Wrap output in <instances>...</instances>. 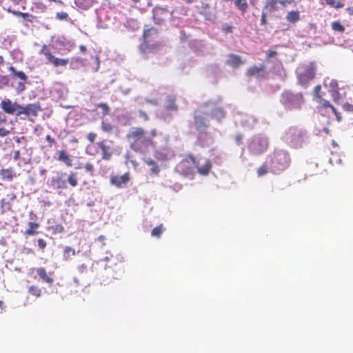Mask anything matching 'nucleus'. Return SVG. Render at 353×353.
<instances>
[{
	"instance_id": "obj_1",
	"label": "nucleus",
	"mask_w": 353,
	"mask_h": 353,
	"mask_svg": "<svg viewBox=\"0 0 353 353\" xmlns=\"http://www.w3.org/2000/svg\"><path fill=\"white\" fill-rule=\"evenodd\" d=\"M130 148L143 154L149 152V148L156 149L157 144L152 137L146 136L145 130L141 127L132 128L126 134Z\"/></svg>"
},
{
	"instance_id": "obj_2",
	"label": "nucleus",
	"mask_w": 353,
	"mask_h": 353,
	"mask_svg": "<svg viewBox=\"0 0 353 353\" xmlns=\"http://www.w3.org/2000/svg\"><path fill=\"white\" fill-rule=\"evenodd\" d=\"M201 159L197 160L195 157L189 155L185 159L181 161L179 164V168L185 174L192 173V170L188 168V165H193L196 169L199 174L206 176L209 174L212 168V163L210 159H205L203 165L200 164Z\"/></svg>"
},
{
	"instance_id": "obj_3",
	"label": "nucleus",
	"mask_w": 353,
	"mask_h": 353,
	"mask_svg": "<svg viewBox=\"0 0 353 353\" xmlns=\"http://www.w3.org/2000/svg\"><path fill=\"white\" fill-rule=\"evenodd\" d=\"M1 108L4 112L12 115L20 116L23 114L29 117L31 114H35L33 105L28 104L26 106H22L17 102H12L9 99H5L1 101Z\"/></svg>"
},
{
	"instance_id": "obj_4",
	"label": "nucleus",
	"mask_w": 353,
	"mask_h": 353,
	"mask_svg": "<svg viewBox=\"0 0 353 353\" xmlns=\"http://www.w3.org/2000/svg\"><path fill=\"white\" fill-rule=\"evenodd\" d=\"M316 66L314 62L300 64L296 69V75L299 83L304 87L315 78Z\"/></svg>"
},
{
	"instance_id": "obj_5",
	"label": "nucleus",
	"mask_w": 353,
	"mask_h": 353,
	"mask_svg": "<svg viewBox=\"0 0 353 353\" xmlns=\"http://www.w3.org/2000/svg\"><path fill=\"white\" fill-rule=\"evenodd\" d=\"M304 101L303 96L301 92L293 93L285 91L281 97V102L288 110L300 109Z\"/></svg>"
},
{
	"instance_id": "obj_6",
	"label": "nucleus",
	"mask_w": 353,
	"mask_h": 353,
	"mask_svg": "<svg viewBox=\"0 0 353 353\" xmlns=\"http://www.w3.org/2000/svg\"><path fill=\"white\" fill-rule=\"evenodd\" d=\"M283 139L291 147L297 148L303 143L304 133L301 129L292 126L285 131Z\"/></svg>"
},
{
	"instance_id": "obj_7",
	"label": "nucleus",
	"mask_w": 353,
	"mask_h": 353,
	"mask_svg": "<svg viewBox=\"0 0 353 353\" xmlns=\"http://www.w3.org/2000/svg\"><path fill=\"white\" fill-rule=\"evenodd\" d=\"M290 163L288 154L283 150L274 152L271 160V168L273 173L276 174L287 168Z\"/></svg>"
},
{
	"instance_id": "obj_8",
	"label": "nucleus",
	"mask_w": 353,
	"mask_h": 353,
	"mask_svg": "<svg viewBox=\"0 0 353 353\" xmlns=\"http://www.w3.org/2000/svg\"><path fill=\"white\" fill-rule=\"evenodd\" d=\"M268 148V140L261 135L254 136L250 141L248 149L254 154H260Z\"/></svg>"
},
{
	"instance_id": "obj_9",
	"label": "nucleus",
	"mask_w": 353,
	"mask_h": 353,
	"mask_svg": "<svg viewBox=\"0 0 353 353\" xmlns=\"http://www.w3.org/2000/svg\"><path fill=\"white\" fill-rule=\"evenodd\" d=\"M130 181V172H125L121 176L112 175L110 179V183L112 185H114L118 188H122L125 187L128 182Z\"/></svg>"
},
{
	"instance_id": "obj_10",
	"label": "nucleus",
	"mask_w": 353,
	"mask_h": 353,
	"mask_svg": "<svg viewBox=\"0 0 353 353\" xmlns=\"http://www.w3.org/2000/svg\"><path fill=\"white\" fill-rule=\"evenodd\" d=\"M97 147L101 151V157L103 160L109 161L112 156V149L108 145L105 141H101L97 143Z\"/></svg>"
},
{
	"instance_id": "obj_11",
	"label": "nucleus",
	"mask_w": 353,
	"mask_h": 353,
	"mask_svg": "<svg viewBox=\"0 0 353 353\" xmlns=\"http://www.w3.org/2000/svg\"><path fill=\"white\" fill-rule=\"evenodd\" d=\"M292 2V0H267L265 8L268 9L270 12H273L278 10L277 5L279 3L282 6L285 7Z\"/></svg>"
},
{
	"instance_id": "obj_12",
	"label": "nucleus",
	"mask_w": 353,
	"mask_h": 353,
	"mask_svg": "<svg viewBox=\"0 0 353 353\" xmlns=\"http://www.w3.org/2000/svg\"><path fill=\"white\" fill-rule=\"evenodd\" d=\"M8 123L7 117L5 114L0 111V137H4L10 134L13 130V128L10 126L6 128Z\"/></svg>"
},
{
	"instance_id": "obj_13",
	"label": "nucleus",
	"mask_w": 353,
	"mask_h": 353,
	"mask_svg": "<svg viewBox=\"0 0 353 353\" xmlns=\"http://www.w3.org/2000/svg\"><path fill=\"white\" fill-rule=\"evenodd\" d=\"M265 66L263 64L259 65H252L247 68L245 74L248 77H259L265 71Z\"/></svg>"
},
{
	"instance_id": "obj_14",
	"label": "nucleus",
	"mask_w": 353,
	"mask_h": 353,
	"mask_svg": "<svg viewBox=\"0 0 353 353\" xmlns=\"http://www.w3.org/2000/svg\"><path fill=\"white\" fill-rule=\"evenodd\" d=\"M228 59L226 61V64L234 68H237L245 63L239 55L235 54H230L228 56Z\"/></svg>"
},
{
	"instance_id": "obj_15",
	"label": "nucleus",
	"mask_w": 353,
	"mask_h": 353,
	"mask_svg": "<svg viewBox=\"0 0 353 353\" xmlns=\"http://www.w3.org/2000/svg\"><path fill=\"white\" fill-rule=\"evenodd\" d=\"M16 176V172L12 168L0 170V179L5 181H12Z\"/></svg>"
},
{
	"instance_id": "obj_16",
	"label": "nucleus",
	"mask_w": 353,
	"mask_h": 353,
	"mask_svg": "<svg viewBox=\"0 0 353 353\" xmlns=\"http://www.w3.org/2000/svg\"><path fill=\"white\" fill-rule=\"evenodd\" d=\"M319 103L318 108L319 109H323V108H330L332 110V111L335 114L337 120L340 121L341 117L339 116V113L336 112V110L334 108V107L330 103L329 101H327L323 98V97L318 100L316 101Z\"/></svg>"
},
{
	"instance_id": "obj_17",
	"label": "nucleus",
	"mask_w": 353,
	"mask_h": 353,
	"mask_svg": "<svg viewBox=\"0 0 353 353\" xmlns=\"http://www.w3.org/2000/svg\"><path fill=\"white\" fill-rule=\"evenodd\" d=\"M50 63H51L54 67L65 66L68 62V59L57 58L51 54H46Z\"/></svg>"
},
{
	"instance_id": "obj_18",
	"label": "nucleus",
	"mask_w": 353,
	"mask_h": 353,
	"mask_svg": "<svg viewBox=\"0 0 353 353\" xmlns=\"http://www.w3.org/2000/svg\"><path fill=\"white\" fill-rule=\"evenodd\" d=\"M176 97L169 95L165 99V109L168 111H176L178 106L176 104Z\"/></svg>"
},
{
	"instance_id": "obj_19",
	"label": "nucleus",
	"mask_w": 353,
	"mask_h": 353,
	"mask_svg": "<svg viewBox=\"0 0 353 353\" xmlns=\"http://www.w3.org/2000/svg\"><path fill=\"white\" fill-rule=\"evenodd\" d=\"M143 160L147 165L151 167L150 171L152 174L158 175L159 174V166L154 160L151 158H143Z\"/></svg>"
},
{
	"instance_id": "obj_20",
	"label": "nucleus",
	"mask_w": 353,
	"mask_h": 353,
	"mask_svg": "<svg viewBox=\"0 0 353 353\" xmlns=\"http://www.w3.org/2000/svg\"><path fill=\"white\" fill-rule=\"evenodd\" d=\"M57 153L59 154L57 158L59 161L63 162L67 166L70 167L72 165V159L66 151L60 150Z\"/></svg>"
},
{
	"instance_id": "obj_21",
	"label": "nucleus",
	"mask_w": 353,
	"mask_h": 353,
	"mask_svg": "<svg viewBox=\"0 0 353 353\" xmlns=\"http://www.w3.org/2000/svg\"><path fill=\"white\" fill-rule=\"evenodd\" d=\"M330 92L334 101H336L339 98V85L336 80H332L329 84Z\"/></svg>"
},
{
	"instance_id": "obj_22",
	"label": "nucleus",
	"mask_w": 353,
	"mask_h": 353,
	"mask_svg": "<svg viewBox=\"0 0 353 353\" xmlns=\"http://www.w3.org/2000/svg\"><path fill=\"white\" fill-rule=\"evenodd\" d=\"M285 19L291 23H296L301 19L300 12L298 10H291L287 13Z\"/></svg>"
},
{
	"instance_id": "obj_23",
	"label": "nucleus",
	"mask_w": 353,
	"mask_h": 353,
	"mask_svg": "<svg viewBox=\"0 0 353 353\" xmlns=\"http://www.w3.org/2000/svg\"><path fill=\"white\" fill-rule=\"evenodd\" d=\"M66 175L65 173L61 174L60 176H57L53 179L54 185L59 189L66 188V181L64 179V176Z\"/></svg>"
},
{
	"instance_id": "obj_24",
	"label": "nucleus",
	"mask_w": 353,
	"mask_h": 353,
	"mask_svg": "<svg viewBox=\"0 0 353 353\" xmlns=\"http://www.w3.org/2000/svg\"><path fill=\"white\" fill-rule=\"evenodd\" d=\"M195 125L197 130H201L208 127V122L205 118L197 115L194 117Z\"/></svg>"
},
{
	"instance_id": "obj_25",
	"label": "nucleus",
	"mask_w": 353,
	"mask_h": 353,
	"mask_svg": "<svg viewBox=\"0 0 353 353\" xmlns=\"http://www.w3.org/2000/svg\"><path fill=\"white\" fill-rule=\"evenodd\" d=\"M234 6L242 13H244L248 9V3L247 0H234Z\"/></svg>"
},
{
	"instance_id": "obj_26",
	"label": "nucleus",
	"mask_w": 353,
	"mask_h": 353,
	"mask_svg": "<svg viewBox=\"0 0 353 353\" xmlns=\"http://www.w3.org/2000/svg\"><path fill=\"white\" fill-rule=\"evenodd\" d=\"M39 228V224L33 222L28 223V228L23 232L26 236L34 235L37 233V230Z\"/></svg>"
},
{
	"instance_id": "obj_27",
	"label": "nucleus",
	"mask_w": 353,
	"mask_h": 353,
	"mask_svg": "<svg viewBox=\"0 0 353 353\" xmlns=\"http://www.w3.org/2000/svg\"><path fill=\"white\" fill-rule=\"evenodd\" d=\"M77 6L79 8L87 10L92 6V0H75Z\"/></svg>"
},
{
	"instance_id": "obj_28",
	"label": "nucleus",
	"mask_w": 353,
	"mask_h": 353,
	"mask_svg": "<svg viewBox=\"0 0 353 353\" xmlns=\"http://www.w3.org/2000/svg\"><path fill=\"white\" fill-rule=\"evenodd\" d=\"M9 70L14 74V77L20 79L23 81H26L28 77L26 74L22 71H17L12 66L9 68Z\"/></svg>"
},
{
	"instance_id": "obj_29",
	"label": "nucleus",
	"mask_w": 353,
	"mask_h": 353,
	"mask_svg": "<svg viewBox=\"0 0 353 353\" xmlns=\"http://www.w3.org/2000/svg\"><path fill=\"white\" fill-rule=\"evenodd\" d=\"M332 29L337 32L343 33L345 32V27L339 21H333L331 23Z\"/></svg>"
},
{
	"instance_id": "obj_30",
	"label": "nucleus",
	"mask_w": 353,
	"mask_h": 353,
	"mask_svg": "<svg viewBox=\"0 0 353 353\" xmlns=\"http://www.w3.org/2000/svg\"><path fill=\"white\" fill-rule=\"evenodd\" d=\"M68 182L72 187H76L78 185L77 174L76 172H71L68 178Z\"/></svg>"
},
{
	"instance_id": "obj_31",
	"label": "nucleus",
	"mask_w": 353,
	"mask_h": 353,
	"mask_svg": "<svg viewBox=\"0 0 353 353\" xmlns=\"http://www.w3.org/2000/svg\"><path fill=\"white\" fill-rule=\"evenodd\" d=\"M28 293L30 295L37 298L41 295V290L37 286L31 285L28 288Z\"/></svg>"
},
{
	"instance_id": "obj_32",
	"label": "nucleus",
	"mask_w": 353,
	"mask_h": 353,
	"mask_svg": "<svg viewBox=\"0 0 353 353\" xmlns=\"http://www.w3.org/2000/svg\"><path fill=\"white\" fill-rule=\"evenodd\" d=\"M164 230V228L163 224H160L159 226L155 227L151 232V235L152 236L160 238L163 231Z\"/></svg>"
},
{
	"instance_id": "obj_33",
	"label": "nucleus",
	"mask_w": 353,
	"mask_h": 353,
	"mask_svg": "<svg viewBox=\"0 0 353 353\" xmlns=\"http://www.w3.org/2000/svg\"><path fill=\"white\" fill-rule=\"evenodd\" d=\"M212 117L215 119H221L224 117V112L221 108H216L212 110Z\"/></svg>"
},
{
	"instance_id": "obj_34",
	"label": "nucleus",
	"mask_w": 353,
	"mask_h": 353,
	"mask_svg": "<svg viewBox=\"0 0 353 353\" xmlns=\"http://www.w3.org/2000/svg\"><path fill=\"white\" fill-rule=\"evenodd\" d=\"M101 129L105 132H111L113 130L112 125L108 121H103L101 123Z\"/></svg>"
},
{
	"instance_id": "obj_35",
	"label": "nucleus",
	"mask_w": 353,
	"mask_h": 353,
	"mask_svg": "<svg viewBox=\"0 0 353 353\" xmlns=\"http://www.w3.org/2000/svg\"><path fill=\"white\" fill-rule=\"evenodd\" d=\"M98 108H101L103 115H108L110 114V108L105 103H100L97 105Z\"/></svg>"
},
{
	"instance_id": "obj_36",
	"label": "nucleus",
	"mask_w": 353,
	"mask_h": 353,
	"mask_svg": "<svg viewBox=\"0 0 353 353\" xmlns=\"http://www.w3.org/2000/svg\"><path fill=\"white\" fill-rule=\"evenodd\" d=\"M83 168L85 170V171L90 174V176H94V167L92 163L88 162L84 165Z\"/></svg>"
},
{
	"instance_id": "obj_37",
	"label": "nucleus",
	"mask_w": 353,
	"mask_h": 353,
	"mask_svg": "<svg viewBox=\"0 0 353 353\" xmlns=\"http://www.w3.org/2000/svg\"><path fill=\"white\" fill-rule=\"evenodd\" d=\"M75 254V251L74 249L69 246H66L64 248L63 255L65 258H68L70 256H74Z\"/></svg>"
},
{
	"instance_id": "obj_38",
	"label": "nucleus",
	"mask_w": 353,
	"mask_h": 353,
	"mask_svg": "<svg viewBox=\"0 0 353 353\" xmlns=\"http://www.w3.org/2000/svg\"><path fill=\"white\" fill-rule=\"evenodd\" d=\"M321 86L320 85H317L314 88V99L315 101L322 97L321 94Z\"/></svg>"
},
{
	"instance_id": "obj_39",
	"label": "nucleus",
	"mask_w": 353,
	"mask_h": 353,
	"mask_svg": "<svg viewBox=\"0 0 353 353\" xmlns=\"http://www.w3.org/2000/svg\"><path fill=\"white\" fill-rule=\"evenodd\" d=\"M8 12H12L15 16L21 17L25 19H27L30 17V15L28 13H23L20 11L11 10L10 8L8 9Z\"/></svg>"
},
{
	"instance_id": "obj_40",
	"label": "nucleus",
	"mask_w": 353,
	"mask_h": 353,
	"mask_svg": "<svg viewBox=\"0 0 353 353\" xmlns=\"http://www.w3.org/2000/svg\"><path fill=\"white\" fill-rule=\"evenodd\" d=\"M268 172V165L264 163L257 170V174L259 176H262Z\"/></svg>"
},
{
	"instance_id": "obj_41",
	"label": "nucleus",
	"mask_w": 353,
	"mask_h": 353,
	"mask_svg": "<svg viewBox=\"0 0 353 353\" xmlns=\"http://www.w3.org/2000/svg\"><path fill=\"white\" fill-rule=\"evenodd\" d=\"M163 12V10L162 9L156 10L154 13V20L157 23H161L162 21H164V19H160L158 18L159 14Z\"/></svg>"
},
{
	"instance_id": "obj_42",
	"label": "nucleus",
	"mask_w": 353,
	"mask_h": 353,
	"mask_svg": "<svg viewBox=\"0 0 353 353\" xmlns=\"http://www.w3.org/2000/svg\"><path fill=\"white\" fill-rule=\"evenodd\" d=\"M13 140L17 143L18 144H21L23 145H26V139L24 137H14Z\"/></svg>"
},
{
	"instance_id": "obj_43",
	"label": "nucleus",
	"mask_w": 353,
	"mask_h": 353,
	"mask_svg": "<svg viewBox=\"0 0 353 353\" xmlns=\"http://www.w3.org/2000/svg\"><path fill=\"white\" fill-rule=\"evenodd\" d=\"M48 230H52L54 233H61L63 231V227L61 225H57L56 226L49 227Z\"/></svg>"
},
{
	"instance_id": "obj_44",
	"label": "nucleus",
	"mask_w": 353,
	"mask_h": 353,
	"mask_svg": "<svg viewBox=\"0 0 353 353\" xmlns=\"http://www.w3.org/2000/svg\"><path fill=\"white\" fill-rule=\"evenodd\" d=\"M221 29H222L223 32L228 34V33L232 32L233 27L229 24H224V25H223Z\"/></svg>"
},
{
	"instance_id": "obj_45",
	"label": "nucleus",
	"mask_w": 353,
	"mask_h": 353,
	"mask_svg": "<svg viewBox=\"0 0 353 353\" xmlns=\"http://www.w3.org/2000/svg\"><path fill=\"white\" fill-rule=\"evenodd\" d=\"M0 206L2 211H4L6 208L10 209V204L8 203H6L5 201V199H1L0 200Z\"/></svg>"
},
{
	"instance_id": "obj_46",
	"label": "nucleus",
	"mask_w": 353,
	"mask_h": 353,
	"mask_svg": "<svg viewBox=\"0 0 353 353\" xmlns=\"http://www.w3.org/2000/svg\"><path fill=\"white\" fill-rule=\"evenodd\" d=\"M97 138V134L94 132H90L87 135V139L90 143H93Z\"/></svg>"
},
{
	"instance_id": "obj_47",
	"label": "nucleus",
	"mask_w": 353,
	"mask_h": 353,
	"mask_svg": "<svg viewBox=\"0 0 353 353\" xmlns=\"http://www.w3.org/2000/svg\"><path fill=\"white\" fill-rule=\"evenodd\" d=\"M57 17L59 20H67V19L68 17V14L66 12H58V13H57Z\"/></svg>"
},
{
	"instance_id": "obj_48",
	"label": "nucleus",
	"mask_w": 353,
	"mask_h": 353,
	"mask_svg": "<svg viewBox=\"0 0 353 353\" xmlns=\"http://www.w3.org/2000/svg\"><path fill=\"white\" fill-rule=\"evenodd\" d=\"M277 55V52L275 50H268L266 52V59L269 60L272 57H274Z\"/></svg>"
},
{
	"instance_id": "obj_49",
	"label": "nucleus",
	"mask_w": 353,
	"mask_h": 353,
	"mask_svg": "<svg viewBox=\"0 0 353 353\" xmlns=\"http://www.w3.org/2000/svg\"><path fill=\"white\" fill-rule=\"evenodd\" d=\"M13 4L20 6L23 9L25 8L26 0H10Z\"/></svg>"
},
{
	"instance_id": "obj_50",
	"label": "nucleus",
	"mask_w": 353,
	"mask_h": 353,
	"mask_svg": "<svg viewBox=\"0 0 353 353\" xmlns=\"http://www.w3.org/2000/svg\"><path fill=\"white\" fill-rule=\"evenodd\" d=\"M139 114L140 118H141L143 121H146L149 120V117L145 111L140 110L139 111Z\"/></svg>"
},
{
	"instance_id": "obj_51",
	"label": "nucleus",
	"mask_w": 353,
	"mask_h": 353,
	"mask_svg": "<svg viewBox=\"0 0 353 353\" xmlns=\"http://www.w3.org/2000/svg\"><path fill=\"white\" fill-rule=\"evenodd\" d=\"M46 139L48 142L50 147H52L53 145H56V141L50 136H49V135L46 136Z\"/></svg>"
},
{
	"instance_id": "obj_52",
	"label": "nucleus",
	"mask_w": 353,
	"mask_h": 353,
	"mask_svg": "<svg viewBox=\"0 0 353 353\" xmlns=\"http://www.w3.org/2000/svg\"><path fill=\"white\" fill-rule=\"evenodd\" d=\"M343 109L346 111L353 112V104L345 103L343 105Z\"/></svg>"
},
{
	"instance_id": "obj_53",
	"label": "nucleus",
	"mask_w": 353,
	"mask_h": 353,
	"mask_svg": "<svg viewBox=\"0 0 353 353\" xmlns=\"http://www.w3.org/2000/svg\"><path fill=\"white\" fill-rule=\"evenodd\" d=\"M243 135L241 134H238L235 137V141L238 145H241L243 143Z\"/></svg>"
},
{
	"instance_id": "obj_54",
	"label": "nucleus",
	"mask_w": 353,
	"mask_h": 353,
	"mask_svg": "<svg viewBox=\"0 0 353 353\" xmlns=\"http://www.w3.org/2000/svg\"><path fill=\"white\" fill-rule=\"evenodd\" d=\"M266 14L263 12L261 14V25H266L267 24V19H266Z\"/></svg>"
},
{
	"instance_id": "obj_55",
	"label": "nucleus",
	"mask_w": 353,
	"mask_h": 353,
	"mask_svg": "<svg viewBox=\"0 0 353 353\" xmlns=\"http://www.w3.org/2000/svg\"><path fill=\"white\" fill-rule=\"evenodd\" d=\"M157 135V129L153 128L150 131V136L148 137H152V139H153V138L154 137H156Z\"/></svg>"
},
{
	"instance_id": "obj_56",
	"label": "nucleus",
	"mask_w": 353,
	"mask_h": 353,
	"mask_svg": "<svg viewBox=\"0 0 353 353\" xmlns=\"http://www.w3.org/2000/svg\"><path fill=\"white\" fill-rule=\"evenodd\" d=\"M37 274L39 275V276L42 279H44V269L43 268H39L37 270Z\"/></svg>"
},
{
	"instance_id": "obj_57",
	"label": "nucleus",
	"mask_w": 353,
	"mask_h": 353,
	"mask_svg": "<svg viewBox=\"0 0 353 353\" xmlns=\"http://www.w3.org/2000/svg\"><path fill=\"white\" fill-rule=\"evenodd\" d=\"M344 6V4L340 1L336 2L335 4L333 6L332 8H341Z\"/></svg>"
},
{
	"instance_id": "obj_58",
	"label": "nucleus",
	"mask_w": 353,
	"mask_h": 353,
	"mask_svg": "<svg viewBox=\"0 0 353 353\" xmlns=\"http://www.w3.org/2000/svg\"><path fill=\"white\" fill-rule=\"evenodd\" d=\"M345 11L350 16H353V7H347L345 8Z\"/></svg>"
},
{
	"instance_id": "obj_59",
	"label": "nucleus",
	"mask_w": 353,
	"mask_h": 353,
	"mask_svg": "<svg viewBox=\"0 0 353 353\" xmlns=\"http://www.w3.org/2000/svg\"><path fill=\"white\" fill-rule=\"evenodd\" d=\"M20 157V152L19 150H16L14 151V160H18L19 158Z\"/></svg>"
},
{
	"instance_id": "obj_60",
	"label": "nucleus",
	"mask_w": 353,
	"mask_h": 353,
	"mask_svg": "<svg viewBox=\"0 0 353 353\" xmlns=\"http://www.w3.org/2000/svg\"><path fill=\"white\" fill-rule=\"evenodd\" d=\"M325 2L327 5L330 6L331 7H333V6L336 3L335 0H325Z\"/></svg>"
},
{
	"instance_id": "obj_61",
	"label": "nucleus",
	"mask_w": 353,
	"mask_h": 353,
	"mask_svg": "<svg viewBox=\"0 0 353 353\" xmlns=\"http://www.w3.org/2000/svg\"><path fill=\"white\" fill-rule=\"evenodd\" d=\"M130 162L131 163V164L133 165V167L134 168H136L139 165V163L136 160L130 159Z\"/></svg>"
},
{
	"instance_id": "obj_62",
	"label": "nucleus",
	"mask_w": 353,
	"mask_h": 353,
	"mask_svg": "<svg viewBox=\"0 0 353 353\" xmlns=\"http://www.w3.org/2000/svg\"><path fill=\"white\" fill-rule=\"evenodd\" d=\"M8 197L9 200L12 201L16 199V195L14 193H11V194H8Z\"/></svg>"
},
{
	"instance_id": "obj_63",
	"label": "nucleus",
	"mask_w": 353,
	"mask_h": 353,
	"mask_svg": "<svg viewBox=\"0 0 353 353\" xmlns=\"http://www.w3.org/2000/svg\"><path fill=\"white\" fill-rule=\"evenodd\" d=\"M74 62L83 63V60L79 58H72L71 63H73Z\"/></svg>"
},
{
	"instance_id": "obj_64",
	"label": "nucleus",
	"mask_w": 353,
	"mask_h": 353,
	"mask_svg": "<svg viewBox=\"0 0 353 353\" xmlns=\"http://www.w3.org/2000/svg\"><path fill=\"white\" fill-rule=\"evenodd\" d=\"M38 243H39V245L40 248H44V240L43 239H40L39 241H38Z\"/></svg>"
}]
</instances>
